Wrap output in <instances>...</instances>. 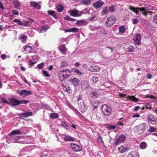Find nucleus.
<instances>
[{"label":"nucleus","mask_w":157,"mask_h":157,"mask_svg":"<svg viewBox=\"0 0 157 157\" xmlns=\"http://www.w3.org/2000/svg\"><path fill=\"white\" fill-rule=\"evenodd\" d=\"M71 75V71L68 69H63L59 71L58 77L61 81H64Z\"/></svg>","instance_id":"nucleus-1"},{"label":"nucleus","mask_w":157,"mask_h":157,"mask_svg":"<svg viewBox=\"0 0 157 157\" xmlns=\"http://www.w3.org/2000/svg\"><path fill=\"white\" fill-rule=\"evenodd\" d=\"M129 9L136 14H138L140 12L142 11V13L144 16H146L147 15V13H151V12L148 11L144 7L136 8L132 6H130Z\"/></svg>","instance_id":"nucleus-2"},{"label":"nucleus","mask_w":157,"mask_h":157,"mask_svg":"<svg viewBox=\"0 0 157 157\" xmlns=\"http://www.w3.org/2000/svg\"><path fill=\"white\" fill-rule=\"evenodd\" d=\"M102 112L104 116H109L111 113L112 109L111 107L107 105H104L102 106Z\"/></svg>","instance_id":"nucleus-3"},{"label":"nucleus","mask_w":157,"mask_h":157,"mask_svg":"<svg viewBox=\"0 0 157 157\" xmlns=\"http://www.w3.org/2000/svg\"><path fill=\"white\" fill-rule=\"evenodd\" d=\"M116 21V18L113 16L108 17L106 21L107 25L108 26H111L113 25Z\"/></svg>","instance_id":"nucleus-4"},{"label":"nucleus","mask_w":157,"mask_h":157,"mask_svg":"<svg viewBox=\"0 0 157 157\" xmlns=\"http://www.w3.org/2000/svg\"><path fill=\"white\" fill-rule=\"evenodd\" d=\"M68 13L72 16L78 17L81 16L82 14V12L77 10H71Z\"/></svg>","instance_id":"nucleus-5"},{"label":"nucleus","mask_w":157,"mask_h":157,"mask_svg":"<svg viewBox=\"0 0 157 157\" xmlns=\"http://www.w3.org/2000/svg\"><path fill=\"white\" fill-rule=\"evenodd\" d=\"M119 96L120 97H122L123 98H128L130 100L133 101L137 102L139 101V99L136 98L135 96H129L126 94H119Z\"/></svg>","instance_id":"nucleus-6"},{"label":"nucleus","mask_w":157,"mask_h":157,"mask_svg":"<svg viewBox=\"0 0 157 157\" xmlns=\"http://www.w3.org/2000/svg\"><path fill=\"white\" fill-rule=\"evenodd\" d=\"M17 93L21 96L23 97L32 94L31 91H27L25 90H18L17 92Z\"/></svg>","instance_id":"nucleus-7"},{"label":"nucleus","mask_w":157,"mask_h":157,"mask_svg":"<svg viewBox=\"0 0 157 157\" xmlns=\"http://www.w3.org/2000/svg\"><path fill=\"white\" fill-rule=\"evenodd\" d=\"M70 147L74 151H79L82 150V148L78 145L74 143H71L70 144Z\"/></svg>","instance_id":"nucleus-8"},{"label":"nucleus","mask_w":157,"mask_h":157,"mask_svg":"<svg viewBox=\"0 0 157 157\" xmlns=\"http://www.w3.org/2000/svg\"><path fill=\"white\" fill-rule=\"evenodd\" d=\"M141 36L139 34L135 35L133 38V40L135 44L138 45L141 44Z\"/></svg>","instance_id":"nucleus-9"},{"label":"nucleus","mask_w":157,"mask_h":157,"mask_svg":"<svg viewBox=\"0 0 157 157\" xmlns=\"http://www.w3.org/2000/svg\"><path fill=\"white\" fill-rule=\"evenodd\" d=\"M126 140V137L124 135H122L120 136L116 140L114 143L116 145H117L122 143L124 142Z\"/></svg>","instance_id":"nucleus-10"},{"label":"nucleus","mask_w":157,"mask_h":157,"mask_svg":"<svg viewBox=\"0 0 157 157\" xmlns=\"http://www.w3.org/2000/svg\"><path fill=\"white\" fill-rule=\"evenodd\" d=\"M104 4V3L101 0H98L95 3H94L93 5V6L96 9L99 8L102 6Z\"/></svg>","instance_id":"nucleus-11"},{"label":"nucleus","mask_w":157,"mask_h":157,"mask_svg":"<svg viewBox=\"0 0 157 157\" xmlns=\"http://www.w3.org/2000/svg\"><path fill=\"white\" fill-rule=\"evenodd\" d=\"M10 104L13 106H16L19 105V100L13 98H11L10 99Z\"/></svg>","instance_id":"nucleus-12"},{"label":"nucleus","mask_w":157,"mask_h":157,"mask_svg":"<svg viewBox=\"0 0 157 157\" xmlns=\"http://www.w3.org/2000/svg\"><path fill=\"white\" fill-rule=\"evenodd\" d=\"M100 67L98 66L93 65L89 67V70L92 72H98L100 71Z\"/></svg>","instance_id":"nucleus-13"},{"label":"nucleus","mask_w":157,"mask_h":157,"mask_svg":"<svg viewBox=\"0 0 157 157\" xmlns=\"http://www.w3.org/2000/svg\"><path fill=\"white\" fill-rule=\"evenodd\" d=\"M13 21L17 23L18 25L21 26L28 25V22L23 23L19 19H14Z\"/></svg>","instance_id":"nucleus-14"},{"label":"nucleus","mask_w":157,"mask_h":157,"mask_svg":"<svg viewBox=\"0 0 157 157\" xmlns=\"http://www.w3.org/2000/svg\"><path fill=\"white\" fill-rule=\"evenodd\" d=\"M81 86L82 89L84 90L88 89L90 87V85L87 81L83 82Z\"/></svg>","instance_id":"nucleus-15"},{"label":"nucleus","mask_w":157,"mask_h":157,"mask_svg":"<svg viewBox=\"0 0 157 157\" xmlns=\"http://www.w3.org/2000/svg\"><path fill=\"white\" fill-rule=\"evenodd\" d=\"M102 78L101 76H99L98 77H97L96 76H94L92 77V80L94 83H96L99 80L101 82L102 81L101 80V79H102Z\"/></svg>","instance_id":"nucleus-16"},{"label":"nucleus","mask_w":157,"mask_h":157,"mask_svg":"<svg viewBox=\"0 0 157 157\" xmlns=\"http://www.w3.org/2000/svg\"><path fill=\"white\" fill-rule=\"evenodd\" d=\"M73 84L75 86H78L79 85V81L76 78H73L71 79Z\"/></svg>","instance_id":"nucleus-17"},{"label":"nucleus","mask_w":157,"mask_h":157,"mask_svg":"<svg viewBox=\"0 0 157 157\" xmlns=\"http://www.w3.org/2000/svg\"><path fill=\"white\" fill-rule=\"evenodd\" d=\"M63 139L66 141H73L75 140L74 138L67 135H65Z\"/></svg>","instance_id":"nucleus-18"},{"label":"nucleus","mask_w":157,"mask_h":157,"mask_svg":"<svg viewBox=\"0 0 157 157\" xmlns=\"http://www.w3.org/2000/svg\"><path fill=\"white\" fill-rule=\"evenodd\" d=\"M127 149V147L124 146V145H121L118 148V150L120 153H124L125 152Z\"/></svg>","instance_id":"nucleus-19"},{"label":"nucleus","mask_w":157,"mask_h":157,"mask_svg":"<svg viewBox=\"0 0 157 157\" xmlns=\"http://www.w3.org/2000/svg\"><path fill=\"white\" fill-rule=\"evenodd\" d=\"M86 24V21L85 20H79L76 23V25L78 26H82Z\"/></svg>","instance_id":"nucleus-20"},{"label":"nucleus","mask_w":157,"mask_h":157,"mask_svg":"<svg viewBox=\"0 0 157 157\" xmlns=\"http://www.w3.org/2000/svg\"><path fill=\"white\" fill-rule=\"evenodd\" d=\"M58 48L62 53H64L67 50L65 44L60 45L58 47Z\"/></svg>","instance_id":"nucleus-21"},{"label":"nucleus","mask_w":157,"mask_h":157,"mask_svg":"<svg viewBox=\"0 0 157 157\" xmlns=\"http://www.w3.org/2000/svg\"><path fill=\"white\" fill-rule=\"evenodd\" d=\"M31 5L33 7L39 10L40 9L41 7L40 5L38 4L37 2H31Z\"/></svg>","instance_id":"nucleus-22"},{"label":"nucleus","mask_w":157,"mask_h":157,"mask_svg":"<svg viewBox=\"0 0 157 157\" xmlns=\"http://www.w3.org/2000/svg\"><path fill=\"white\" fill-rule=\"evenodd\" d=\"M24 49L26 53L31 52L32 51V47L31 46L28 45H26L24 47Z\"/></svg>","instance_id":"nucleus-23"},{"label":"nucleus","mask_w":157,"mask_h":157,"mask_svg":"<svg viewBox=\"0 0 157 157\" xmlns=\"http://www.w3.org/2000/svg\"><path fill=\"white\" fill-rule=\"evenodd\" d=\"M21 132L19 130H13L10 133V135H14L17 134L21 135Z\"/></svg>","instance_id":"nucleus-24"},{"label":"nucleus","mask_w":157,"mask_h":157,"mask_svg":"<svg viewBox=\"0 0 157 157\" xmlns=\"http://www.w3.org/2000/svg\"><path fill=\"white\" fill-rule=\"evenodd\" d=\"M135 50V48L132 46H130L126 49L125 51L127 52H132Z\"/></svg>","instance_id":"nucleus-25"},{"label":"nucleus","mask_w":157,"mask_h":157,"mask_svg":"<svg viewBox=\"0 0 157 157\" xmlns=\"http://www.w3.org/2000/svg\"><path fill=\"white\" fill-rule=\"evenodd\" d=\"M71 71L75 73L76 74L78 75H82L83 73L80 71L78 69L76 68H73L71 69Z\"/></svg>","instance_id":"nucleus-26"},{"label":"nucleus","mask_w":157,"mask_h":157,"mask_svg":"<svg viewBox=\"0 0 157 157\" xmlns=\"http://www.w3.org/2000/svg\"><path fill=\"white\" fill-rule=\"evenodd\" d=\"M98 95V94L97 92L94 91H92L91 92L90 96L91 97L94 98H97Z\"/></svg>","instance_id":"nucleus-27"},{"label":"nucleus","mask_w":157,"mask_h":157,"mask_svg":"<svg viewBox=\"0 0 157 157\" xmlns=\"http://www.w3.org/2000/svg\"><path fill=\"white\" fill-rule=\"evenodd\" d=\"M145 127L146 125L145 124H140L139 126V129L141 130L142 132H141V133L144 132V130L145 129Z\"/></svg>","instance_id":"nucleus-28"},{"label":"nucleus","mask_w":157,"mask_h":157,"mask_svg":"<svg viewBox=\"0 0 157 157\" xmlns=\"http://www.w3.org/2000/svg\"><path fill=\"white\" fill-rule=\"evenodd\" d=\"M91 0H82L81 2L82 4L86 6H88L90 5L91 3Z\"/></svg>","instance_id":"nucleus-29"},{"label":"nucleus","mask_w":157,"mask_h":157,"mask_svg":"<svg viewBox=\"0 0 157 157\" xmlns=\"http://www.w3.org/2000/svg\"><path fill=\"white\" fill-rule=\"evenodd\" d=\"M13 3L14 6L16 9H19L20 3L19 1L17 0L14 1L13 2Z\"/></svg>","instance_id":"nucleus-30"},{"label":"nucleus","mask_w":157,"mask_h":157,"mask_svg":"<svg viewBox=\"0 0 157 157\" xmlns=\"http://www.w3.org/2000/svg\"><path fill=\"white\" fill-rule=\"evenodd\" d=\"M147 143L145 142H142L140 144V146L141 149H144L147 147Z\"/></svg>","instance_id":"nucleus-31"},{"label":"nucleus","mask_w":157,"mask_h":157,"mask_svg":"<svg viewBox=\"0 0 157 157\" xmlns=\"http://www.w3.org/2000/svg\"><path fill=\"white\" fill-rule=\"evenodd\" d=\"M59 116L58 114L56 113H51L49 115V117L51 119L58 118Z\"/></svg>","instance_id":"nucleus-32"},{"label":"nucleus","mask_w":157,"mask_h":157,"mask_svg":"<svg viewBox=\"0 0 157 157\" xmlns=\"http://www.w3.org/2000/svg\"><path fill=\"white\" fill-rule=\"evenodd\" d=\"M147 118L148 120L150 121H155L156 120L155 118L154 117V116L151 114L148 115L147 116Z\"/></svg>","instance_id":"nucleus-33"},{"label":"nucleus","mask_w":157,"mask_h":157,"mask_svg":"<svg viewBox=\"0 0 157 157\" xmlns=\"http://www.w3.org/2000/svg\"><path fill=\"white\" fill-rule=\"evenodd\" d=\"M21 115L22 116H26V117H28L32 116V113L31 112H28L22 113H21Z\"/></svg>","instance_id":"nucleus-34"},{"label":"nucleus","mask_w":157,"mask_h":157,"mask_svg":"<svg viewBox=\"0 0 157 157\" xmlns=\"http://www.w3.org/2000/svg\"><path fill=\"white\" fill-rule=\"evenodd\" d=\"M68 65V63L66 61H62L60 63V67L61 68L66 67Z\"/></svg>","instance_id":"nucleus-35"},{"label":"nucleus","mask_w":157,"mask_h":157,"mask_svg":"<svg viewBox=\"0 0 157 157\" xmlns=\"http://www.w3.org/2000/svg\"><path fill=\"white\" fill-rule=\"evenodd\" d=\"M58 11L59 12H62L63 9V7L61 5H58L57 7Z\"/></svg>","instance_id":"nucleus-36"},{"label":"nucleus","mask_w":157,"mask_h":157,"mask_svg":"<svg viewBox=\"0 0 157 157\" xmlns=\"http://www.w3.org/2000/svg\"><path fill=\"white\" fill-rule=\"evenodd\" d=\"M48 13L52 16H54L55 18H56L57 17L56 15L55 14V12L52 10H49L48 11Z\"/></svg>","instance_id":"nucleus-37"},{"label":"nucleus","mask_w":157,"mask_h":157,"mask_svg":"<svg viewBox=\"0 0 157 157\" xmlns=\"http://www.w3.org/2000/svg\"><path fill=\"white\" fill-rule=\"evenodd\" d=\"M120 33H123L125 31V28L124 26H121L119 28Z\"/></svg>","instance_id":"nucleus-38"},{"label":"nucleus","mask_w":157,"mask_h":157,"mask_svg":"<svg viewBox=\"0 0 157 157\" xmlns=\"http://www.w3.org/2000/svg\"><path fill=\"white\" fill-rule=\"evenodd\" d=\"M108 11L107 8V7H104L101 12L102 15H103L107 13Z\"/></svg>","instance_id":"nucleus-39"},{"label":"nucleus","mask_w":157,"mask_h":157,"mask_svg":"<svg viewBox=\"0 0 157 157\" xmlns=\"http://www.w3.org/2000/svg\"><path fill=\"white\" fill-rule=\"evenodd\" d=\"M115 10V6H112L109 7V11L110 12H112Z\"/></svg>","instance_id":"nucleus-40"},{"label":"nucleus","mask_w":157,"mask_h":157,"mask_svg":"<svg viewBox=\"0 0 157 157\" xmlns=\"http://www.w3.org/2000/svg\"><path fill=\"white\" fill-rule=\"evenodd\" d=\"M1 101L2 103H6L7 104H10V103L7 101L5 98H1Z\"/></svg>","instance_id":"nucleus-41"},{"label":"nucleus","mask_w":157,"mask_h":157,"mask_svg":"<svg viewBox=\"0 0 157 157\" xmlns=\"http://www.w3.org/2000/svg\"><path fill=\"white\" fill-rule=\"evenodd\" d=\"M29 102V101L28 100H22L19 101V104H26Z\"/></svg>","instance_id":"nucleus-42"},{"label":"nucleus","mask_w":157,"mask_h":157,"mask_svg":"<svg viewBox=\"0 0 157 157\" xmlns=\"http://www.w3.org/2000/svg\"><path fill=\"white\" fill-rule=\"evenodd\" d=\"M61 125L67 129H68L69 128L68 125L64 121H62L61 122Z\"/></svg>","instance_id":"nucleus-43"},{"label":"nucleus","mask_w":157,"mask_h":157,"mask_svg":"<svg viewBox=\"0 0 157 157\" xmlns=\"http://www.w3.org/2000/svg\"><path fill=\"white\" fill-rule=\"evenodd\" d=\"M152 105L150 103L146 104L145 107L147 109H150L151 108Z\"/></svg>","instance_id":"nucleus-44"},{"label":"nucleus","mask_w":157,"mask_h":157,"mask_svg":"<svg viewBox=\"0 0 157 157\" xmlns=\"http://www.w3.org/2000/svg\"><path fill=\"white\" fill-rule=\"evenodd\" d=\"M43 74L45 77H49L50 75L48 73V72L46 71L43 70L42 71Z\"/></svg>","instance_id":"nucleus-45"},{"label":"nucleus","mask_w":157,"mask_h":157,"mask_svg":"<svg viewBox=\"0 0 157 157\" xmlns=\"http://www.w3.org/2000/svg\"><path fill=\"white\" fill-rule=\"evenodd\" d=\"M145 8L147 10H151L153 9L152 7L150 5H145Z\"/></svg>","instance_id":"nucleus-46"},{"label":"nucleus","mask_w":157,"mask_h":157,"mask_svg":"<svg viewBox=\"0 0 157 157\" xmlns=\"http://www.w3.org/2000/svg\"><path fill=\"white\" fill-rule=\"evenodd\" d=\"M139 21L138 19L137 18H135L133 19L132 21V23L133 24H136Z\"/></svg>","instance_id":"nucleus-47"},{"label":"nucleus","mask_w":157,"mask_h":157,"mask_svg":"<svg viewBox=\"0 0 157 157\" xmlns=\"http://www.w3.org/2000/svg\"><path fill=\"white\" fill-rule=\"evenodd\" d=\"M156 131V128L153 127H151L149 128L148 131L150 132H154Z\"/></svg>","instance_id":"nucleus-48"},{"label":"nucleus","mask_w":157,"mask_h":157,"mask_svg":"<svg viewBox=\"0 0 157 157\" xmlns=\"http://www.w3.org/2000/svg\"><path fill=\"white\" fill-rule=\"evenodd\" d=\"M153 21L155 24H157V15L154 17Z\"/></svg>","instance_id":"nucleus-49"},{"label":"nucleus","mask_w":157,"mask_h":157,"mask_svg":"<svg viewBox=\"0 0 157 157\" xmlns=\"http://www.w3.org/2000/svg\"><path fill=\"white\" fill-rule=\"evenodd\" d=\"M49 28V27L47 25H46L42 27V29L43 31H46L47 29Z\"/></svg>","instance_id":"nucleus-50"},{"label":"nucleus","mask_w":157,"mask_h":157,"mask_svg":"<svg viewBox=\"0 0 157 157\" xmlns=\"http://www.w3.org/2000/svg\"><path fill=\"white\" fill-rule=\"evenodd\" d=\"M71 29V32H77L78 30V29L76 27L72 28Z\"/></svg>","instance_id":"nucleus-51"},{"label":"nucleus","mask_w":157,"mask_h":157,"mask_svg":"<svg viewBox=\"0 0 157 157\" xmlns=\"http://www.w3.org/2000/svg\"><path fill=\"white\" fill-rule=\"evenodd\" d=\"M20 37L21 39L24 40H25L26 39L27 36L26 35H21L20 36Z\"/></svg>","instance_id":"nucleus-52"},{"label":"nucleus","mask_w":157,"mask_h":157,"mask_svg":"<svg viewBox=\"0 0 157 157\" xmlns=\"http://www.w3.org/2000/svg\"><path fill=\"white\" fill-rule=\"evenodd\" d=\"M44 66V64L43 63H41L40 64H39L37 66V67L40 69H42Z\"/></svg>","instance_id":"nucleus-53"},{"label":"nucleus","mask_w":157,"mask_h":157,"mask_svg":"<svg viewBox=\"0 0 157 157\" xmlns=\"http://www.w3.org/2000/svg\"><path fill=\"white\" fill-rule=\"evenodd\" d=\"M108 128L109 129H115L116 127L114 125H110L108 126Z\"/></svg>","instance_id":"nucleus-54"},{"label":"nucleus","mask_w":157,"mask_h":157,"mask_svg":"<svg viewBox=\"0 0 157 157\" xmlns=\"http://www.w3.org/2000/svg\"><path fill=\"white\" fill-rule=\"evenodd\" d=\"M97 140H98L99 142L101 141L103 144H104V142L102 140L101 136H100L98 137L97 138Z\"/></svg>","instance_id":"nucleus-55"},{"label":"nucleus","mask_w":157,"mask_h":157,"mask_svg":"<svg viewBox=\"0 0 157 157\" xmlns=\"http://www.w3.org/2000/svg\"><path fill=\"white\" fill-rule=\"evenodd\" d=\"M18 13L19 12L16 10H13V13L14 15H18Z\"/></svg>","instance_id":"nucleus-56"},{"label":"nucleus","mask_w":157,"mask_h":157,"mask_svg":"<svg viewBox=\"0 0 157 157\" xmlns=\"http://www.w3.org/2000/svg\"><path fill=\"white\" fill-rule=\"evenodd\" d=\"M20 138V136H15L13 138V139L14 140V142H15L16 140L19 139Z\"/></svg>","instance_id":"nucleus-57"},{"label":"nucleus","mask_w":157,"mask_h":157,"mask_svg":"<svg viewBox=\"0 0 157 157\" xmlns=\"http://www.w3.org/2000/svg\"><path fill=\"white\" fill-rule=\"evenodd\" d=\"M71 18L68 16H67L66 17H64V19L67 21H70Z\"/></svg>","instance_id":"nucleus-58"},{"label":"nucleus","mask_w":157,"mask_h":157,"mask_svg":"<svg viewBox=\"0 0 157 157\" xmlns=\"http://www.w3.org/2000/svg\"><path fill=\"white\" fill-rule=\"evenodd\" d=\"M81 112L82 113H83L86 110V109L84 107H81Z\"/></svg>","instance_id":"nucleus-59"},{"label":"nucleus","mask_w":157,"mask_h":157,"mask_svg":"<svg viewBox=\"0 0 157 157\" xmlns=\"http://www.w3.org/2000/svg\"><path fill=\"white\" fill-rule=\"evenodd\" d=\"M1 57L2 59H4L6 57V55L5 54H3L1 55Z\"/></svg>","instance_id":"nucleus-60"},{"label":"nucleus","mask_w":157,"mask_h":157,"mask_svg":"<svg viewBox=\"0 0 157 157\" xmlns=\"http://www.w3.org/2000/svg\"><path fill=\"white\" fill-rule=\"evenodd\" d=\"M133 117H140V115L139 114H136L132 115Z\"/></svg>","instance_id":"nucleus-61"},{"label":"nucleus","mask_w":157,"mask_h":157,"mask_svg":"<svg viewBox=\"0 0 157 157\" xmlns=\"http://www.w3.org/2000/svg\"><path fill=\"white\" fill-rule=\"evenodd\" d=\"M140 109V106H135L134 107V109L135 111H137L138 109Z\"/></svg>","instance_id":"nucleus-62"},{"label":"nucleus","mask_w":157,"mask_h":157,"mask_svg":"<svg viewBox=\"0 0 157 157\" xmlns=\"http://www.w3.org/2000/svg\"><path fill=\"white\" fill-rule=\"evenodd\" d=\"M147 77L148 78H151L152 75L150 73H148L147 74Z\"/></svg>","instance_id":"nucleus-63"},{"label":"nucleus","mask_w":157,"mask_h":157,"mask_svg":"<svg viewBox=\"0 0 157 157\" xmlns=\"http://www.w3.org/2000/svg\"><path fill=\"white\" fill-rule=\"evenodd\" d=\"M0 8L2 9V10L4 9V8L3 5L2 3L0 2Z\"/></svg>","instance_id":"nucleus-64"}]
</instances>
